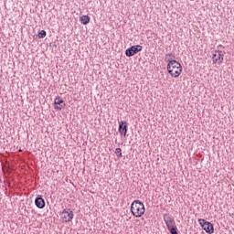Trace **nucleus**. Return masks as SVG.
Masks as SVG:
<instances>
[{
	"label": "nucleus",
	"mask_w": 234,
	"mask_h": 234,
	"mask_svg": "<svg viewBox=\"0 0 234 234\" xmlns=\"http://www.w3.org/2000/svg\"><path fill=\"white\" fill-rule=\"evenodd\" d=\"M131 213L136 218H140L145 213V206L140 200H134L131 205Z\"/></svg>",
	"instance_id": "f257e3e1"
},
{
	"label": "nucleus",
	"mask_w": 234,
	"mask_h": 234,
	"mask_svg": "<svg viewBox=\"0 0 234 234\" xmlns=\"http://www.w3.org/2000/svg\"><path fill=\"white\" fill-rule=\"evenodd\" d=\"M167 71L172 78H178L182 74V64L176 60H172L167 64Z\"/></svg>",
	"instance_id": "f03ea898"
},
{
	"label": "nucleus",
	"mask_w": 234,
	"mask_h": 234,
	"mask_svg": "<svg viewBox=\"0 0 234 234\" xmlns=\"http://www.w3.org/2000/svg\"><path fill=\"white\" fill-rule=\"evenodd\" d=\"M163 218H164L166 228L170 231V233L171 234H178V231L176 230L177 228L175 223V219H173L169 214H164Z\"/></svg>",
	"instance_id": "7ed1b4c3"
},
{
	"label": "nucleus",
	"mask_w": 234,
	"mask_h": 234,
	"mask_svg": "<svg viewBox=\"0 0 234 234\" xmlns=\"http://www.w3.org/2000/svg\"><path fill=\"white\" fill-rule=\"evenodd\" d=\"M199 225L201 226L202 229L206 231V233L208 234H214L215 233V227L213 224L204 218L198 219Z\"/></svg>",
	"instance_id": "20e7f679"
},
{
	"label": "nucleus",
	"mask_w": 234,
	"mask_h": 234,
	"mask_svg": "<svg viewBox=\"0 0 234 234\" xmlns=\"http://www.w3.org/2000/svg\"><path fill=\"white\" fill-rule=\"evenodd\" d=\"M143 48L141 45L132 46L125 50V56H127V58H133V56L138 54V52H142Z\"/></svg>",
	"instance_id": "39448f33"
},
{
	"label": "nucleus",
	"mask_w": 234,
	"mask_h": 234,
	"mask_svg": "<svg viewBox=\"0 0 234 234\" xmlns=\"http://www.w3.org/2000/svg\"><path fill=\"white\" fill-rule=\"evenodd\" d=\"M60 218H62L64 222H71L72 218H74V212H72L70 208H65L60 212Z\"/></svg>",
	"instance_id": "423d86ee"
},
{
	"label": "nucleus",
	"mask_w": 234,
	"mask_h": 234,
	"mask_svg": "<svg viewBox=\"0 0 234 234\" xmlns=\"http://www.w3.org/2000/svg\"><path fill=\"white\" fill-rule=\"evenodd\" d=\"M213 63H218V65H220L222 61H224V55L222 51H215L212 55Z\"/></svg>",
	"instance_id": "0eeeda50"
},
{
	"label": "nucleus",
	"mask_w": 234,
	"mask_h": 234,
	"mask_svg": "<svg viewBox=\"0 0 234 234\" xmlns=\"http://www.w3.org/2000/svg\"><path fill=\"white\" fill-rule=\"evenodd\" d=\"M54 109H57L58 111H61V109H65L66 104L65 101L61 99L60 97H57L54 101Z\"/></svg>",
	"instance_id": "6e6552de"
},
{
	"label": "nucleus",
	"mask_w": 234,
	"mask_h": 234,
	"mask_svg": "<svg viewBox=\"0 0 234 234\" xmlns=\"http://www.w3.org/2000/svg\"><path fill=\"white\" fill-rule=\"evenodd\" d=\"M35 206H37L38 209H44L46 203H45V199L43 198V196L41 195L37 196V197L35 198Z\"/></svg>",
	"instance_id": "1a4fd4ad"
},
{
	"label": "nucleus",
	"mask_w": 234,
	"mask_h": 234,
	"mask_svg": "<svg viewBox=\"0 0 234 234\" xmlns=\"http://www.w3.org/2000/svg\"><path fill=\"white\" fill-rule=\"evenodd\" d=\"M127 122L122 121L119 122V133L120 134H123V136H127Z\"/></svg>",
	"instance_id": "9d476101"
},
{
	"label": "nucleus",
	"mask_w": 234,
	"mask_h": 234,
	"mask_svg": "<svg viewBox=\"0 0 234 234\" xmlns=\"http://www.w3.org/2000/svg\"><path fill=\"white\" fill-rule=\"evenodd\" d=\"M80 21L82 25H89L90 23V16L84 15L80 17Z\"/></svg>",
	"instance_id": "9b49d317"
},
{
	"label": "nucleus",
	"mask_w": 234,
	"mask_h": 234,
	"mask_svg": "<svg viewBox=\"0 0 234 234\" xmlns=\"http://www.w3.org/2000/svg\"><path fill=\"white\" fill-rule=\"evenodd\" d=\"M37 37L39 39H43V38L47 37V31H45V30L39 31L37 34Z\"/></svg>",
	"instance_id": "f8f14e48"
},
{
	"label": "nucleus",
	"mask_w": 234,
	"mask_h": 234,
	"mask_svg": "<svg viewBox=\"0 0 234 234\" xmlns=\"http://www.w3.org/2000/svg\"><path fill=\"white\" fill-rule=\"evenodd\" d=\"M167 58H175V55H173V53L166 54L165 58V61L166 63H170V61H175V59H167Z\"/></svg>",
	"instance_id": "ddd939ff"
},
{
	"label": "nucleus",
	"mask_w": 234,
	"mask_h": 234,
	"mask_svg": "<svg viewBox=\"0 0 234 234\" xmlns=\"http://www.w3.org/2000/svg\"><path fill=\"white\" fill-rule=\"evenodd\" d=\"M115 154H117L118 158H122L123 155L122 154V148L115 149Z\"/></svg>",
	"instance_id": "4468645a"
},
{
	"label": "nucleus",
	"mask_w": 234,
	"mask_h": 234,
	"mask_svg": "<svg viewBox=\"0 0 234 234\" xmlns=\"http://www.w3.org/2000/svg\"><path fill=\"white\" fill-rule=\"evenodd\" d=\"M167 59H171V58H169V57H167Z\"/></svg>",
	"instance_id": "2eb2a0df"
},
{
	"label": "nucleus",
	"mask_w": 234,
	"mask_h": 234,
	"mask_svg": "<svg viewBox=\"0 0 234 234\" xmlns=\"http://www.w3.org/2000/svg\"><path fill=\"white\" fill-rule=\"evenodd\" d=\"M190 1H195V0H190Z\"/></svg>",
	"instance_id": "dca6fc26"
}]
</instances>
